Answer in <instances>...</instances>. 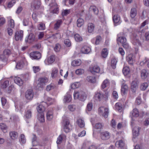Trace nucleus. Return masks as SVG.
<instances>
[{
  "mask_svg": "<svg viewBox=\"0 0 149 149\" xmlns=\"http://www.w3.org/2000/svg\"><path fill=\"white\" fill-rule=\"evenodd\" d=\"M128 87L125 84H122L121 89V93L122 95H124L126 94L127 92Z\"/></svg>",
  "mask_w": 149,
  "mask_h": 149,
  "instance_id": "4468645a",
  "label": "nucleus"
},
{
  "mask_svg": "<svg viewBox=\"0 0 149 149\" xmlns=\"http://www.w3.org/2000/svg\"><path fill=\"white\" fill-rule=\"evenodd\" d=\"M64 43L68 47H69L71 46V42L69 39H65L64 41Z\"/></svg>",
  "mask_w": 149,
  "mask_h": 149,
  "instance_id": "774afa93",
  "label": "nucleus"
},
{
  "mask_svg": "<svg viewBox=\"0 0 149 149\" xmlns=\"http://www.w3.org/2000/svg\"><path fill=\"white\" fill-rule=\"evenodd\" d=\"M9 85V81L7 80L5 81L3 84L1 85V87L3 88H5L8 86Z\"/></svg>",
  "mask_w": 149,
  "mask_h": 149,
  "instance_id": "052dcab7",
  "label": "nucleus"
},
{
  "mask_svg": "<svg viewBox=\"0 0 149 149\" xmlns=\"http://www.w3.org/2000/svg\"><path fill=\"white\" fill-rule=\"evenodd\" d=\"M148 73L145 69H143L141 72V77L142 79H145L147 77Z\"/></svg>",
  "mask_w": 149,
  "mask_h": 149,
  "instance_id": "7c9ffc66",
  "label": "nucleus"
},
{
  "mask_svg": "<svg viewBox=\"0 0 149 149\" xmlns=\"http://www.w3.org/2000/svg\"><path fill=\"white\" fill-rule=\"evenodd\" d=\"M47 81V78H39L38 81V83L37 85V88H38L39 87L42 88L43 84Z\"/></svg>",
  "mask_w": 149,
  "mask_h": 149,
  "instance_id": "1a4fd4ad",
  "label": "nucleus"
},
{
  "mask_svg": "<svg viewBox=\"0 0 149 149\" xmlns=\"http://www.w3.org/2000/svg\"><path fill=\"white\" fill-rule=\"evenodd\" d=\"M55 87L54 85L53 84H51L47 86L46 87V90L47 91H49L54 89Z\"/></svg>",
  "mask_w": 149,
  "mask_h": 149,
  "instance_id": "6e6d98bb",
  "label": "nucleus"
},
{
  "mask_svg": "<svg viewBox=\"0 0 149 149\" xmlns=\"http://www.w3.org/2000/svg\"><path fill=\"white\" fill-rule=\"evenodd\" d=\"M91 50V49L90 47L87 46H84L81 48V51L83 54H88Z\"/></svg>",
  "mask_w": 149,
  "mask_h": 149,
  "instance_id": "2eb2a0df",
  "label": "nucleus"
},
{
  "mask_svg": "<svg viewBox=\"0 0 149 149\" xmlns=\"http://www.w3.org/2000/svg\"><path fill=\"white\" fill-rule=\"evenodd\" d=\"M72 99V98L71 95L67 93L64 97L63 101L65 103L69 102L71 101Z\"/></svg>",
  "mask_w": 149,
  "mask_h": 149,
  "instance_id": "412c9836",
  "label": "nucleus"
},
{
  "mask_svg": "<svg viewBox=\"0 0 149 149\" xmlns=\"http://www.w3.org/2000/svg\"><path fill=\"white\" fill-rule=\"evenodd\" d=\"M24 63L22 60L19 61L17 63L16 68L17 69H21L24 66Z\"/></svg>",
  "mask_w": 149,
  "mask_h": 149,
  "instance_id": "f704fd0d",
  "label": "nucleus"
},
{
  "mask_svg": "<svg viewBox=\"0 0 149 149\" xmlns=\"http://www.w3.org/2000/svg\"><path fill=\"white\" fill-rule=\"evenodd\" d=\"M117 63L116 59L115 58H113L111 60V66L112 68L115 69L116 68V65Z\"/></svg>",
  "mask_w": 149,
  "mask_h": 149,
  "instance_id": "37998d69",
  "label": "nucleus"
},
{
  "mask_svg": "<svg viewBox=\"0 0 149 149\" xmlns=\"http://www.w3.org/2000/svg\"><path fill=\"white\" fill-rule=\"evenodd\" d=\"M108 54V50L106 48L103 49L102 51L101 55L102 57L106 58Z\"/></svg>",
  "mask_w": 149,
  "mask_h": 149,
  "instance_id": "a18cd8bd",
  "label": "nucleus"
},
{
  "mask_svg": "<svg viewBox=\"0 0 149 149\" xmlns=\"http://www.w3.org/2000/svg\"><path fill=\"white\" fill-rule=\"evenodd\" d=\"M3 54L7 57L11 54V52L10 50L6 49L3 51Z\"/></svg>",
  "mask_w": 149,
  "mask_h": 149,
  "instance_id": "e2e57ef3",
  "label": "nucleus"
},
{
  "mask_svg": "<svg viewBox=\"0 0 149 149\" xmlns=\"http://www.w3.org/2000/svg\"><path fill=\"white\" fill-rule=\"evenodd\" d=\"M14 80L15 83L19 86H21L23 84V80L19 77H15Z\"/></svg>",
  "mask_w": 149,
  "mask_h": 149,
  "instance_id": "6ab92c4d",
  "label": "nucleus"
},
{
  "mask_svg": "<svg viewBox=\"0 0 149 149\" xmlns=\"http://www.w3.org/2000/svg\"><path fill=\"white\" fill-rule=\"evenodd\" d=\"M86 80L91 83L95 82L96 81L95 77L90 76H88L87 77Z\"/></svg>",
  "mask_w": 149,
  "mask_h": 149,
  "instance_id": "3c124183",
  "label": "nucleus"
},
{
  "mask_svg": "<svg viewBox=\"0 0 149 149\" xmlns=\"http://www.w3.org/2000/svg\"><path fill=\"white\" fill-rule=\"evenodd\" d=\"M84 72V70L81 69H79L75 71V73L77 75H81Z\"/></svg>",
  "mask_w": 149,
  "mask_h": 149,
  "instance_id": "680f3d73",
  "label": "nucleus"
},
{
  "mask_svg": "<svg viewBox=\"0 0 149 149\" xmlns=\"http://www.w3.org/2000/svg\"><path fill=\"white\" fill-rule=\"evenodd\" d=\"M74 38L75 40L77 42H80L83 40L82 37L77 33H76L74 35Z\"/></svg>",
  "mask_w": 149,
  "mask_h": 149,
  "instance_id": "58836bf2",
  "label": "nucleus"
},
{
  "mask_svg": "<svg viewBox=\"0 0 149 149\" xmlns=\"http://www.w3.org/2000/svg\"><path fill=\"white\" fill-rule=\"evenodd\" d=\"M62 23V21L61 19L57 20L54 24V29L55 30L58 29L60 28Z\"/></svg>",
  "mask_w": 149,
  "mask_h": 149,
  "instance_id": "393cba45",
  "label": "nucleus"
},
{
  "mask_svg": "<svg viewBox=\"0 0 149 149\" xmlns=\"http://www.w3.org/2000/svg\"><path fill=\"white\" fill-rule=\"evenodd\" d=\"M81 61L80 60H75L72 61V65L74 66H79L81 64Z\"/></svg>",
  "mask_w": 149,
  "mask_h": 149,
  "instance_id": "49530a36",
  "label": "nucleus"
},
{
  "mask_svg": "<svg viewBox=\"0 0 149 149\" xmlns=\"http://www.w3.org/2000/svg\"><path fill=\"white\" fill-rule=\"evenodd\" d=\"M37 110L39 114L44 113L43 112L45 110V108L42 105L40 104L37 106Z\"/></svg>",
  "mask_w": 149,
  "mask_h": 149,
  "instance_id": "cd10ccee",
  "label": "nucleus"
},
{
  "mask_svg": "<svg viewBox=\"0 0 149 149\" xmlns=\"http://www.w3.org/2000/svg\"><path fill=\"white\" fill-rule=\"evenodd\" d=\"M25 96L28 100H32L33 97V93L31 90H27Z\"/></svg>",
  "mask_w": 149,
  "mask_h": 149,
  "instance_id": "ddd939ff",
  "label": "nucleus"
},
{
  "mask_svg": "<svg viewBox=\"0 0 149 149\" xmlns=\"http://www.w3.org/2000/svg\"><path fill=\"white\" fill-rule=\"evenodd\" d=\"M139 112L136 109H134L132 111V115L133 117H137L139 116Z\"/></svg>",
  "mask_w": 149,
  "mask_h": 149,
  "instance_id": "09e8293b",
  "label": "nucleus"
},
{
  "mask_svg": "<svg viewBox=\"0 0 149 149\" xmlns=\"http://www.w3.org/2000/svg\"><path fill=\"white\" fill-rule=\"evenodd\" d=\"M73 95L74 99H78L81 101H84L86 98L85 93L81 91L74 92Z\"/></svg>",
  "mask_w": 149,
  "mask_h": 149,
  "instance_id": "f03ea898",
  "label": "nucleus"
},
{
  "mask_svg": "<svg viewBox=\"0 0 149 149\" xmlns=\"http://www.w3.org/2000/svg\"><path fill=\"white\" fill-rule=\"evenodd\" d=\"M64 130L66 133L69 132L71 129L70 128V122L68 120H66L64 123Z\"/></svg>",
  "mask_w": 149,
  "mask_h": 149,
  "instance_id": "9b49d317",
  "label": "nucleus"
},
{
  "mask_svg": "<svg viewBox=\"0 0 149 149\" xmlns=\"http://www.w3.org/2000/svg\"><path fill=\"white\" fill-rule=\"evenodd\" d=\"M130 69L127 66L125 67L123 69V72L125 76H126L128 74L130 73Z\"/></svg>",
  "mask_w": 149,
  "mask_h": 149,
  "instance_id": "ea45409f",
  "label": "nucleus"
},
{
  "mask_svg": "<svg viewBox=\"0 0 149 149\" xmlns=\"http://www.w3.org/2000/svg\"><path fill=\"white\" fill-rule=\"evenodd\" d=\"M115 106L116 110L118 111L119 112H120L123 111V105L120 102L116 103Z\"/></svg>",
  "mask_w": 149,
  "mask_h": 149,
  "instance_id": "5701e85b",
  "label": "nucleus"
},
{
  "mask_svg": "<svg viewBox=\"0 0 149 149\" xmlns=\"http://www.w3.org/2000/svg\"><path fill=\"white\" fill-rule=\"evenodd\" d=\"M140 129V127H136L133 129V139L139 136Z\"/></svg>",
  "mask_w": 149,
  "mask_h": 149,
  "instance_id": "a211bd4d",
  "label": "nucleus"
},
{
  "mask_svg": "<svg viewBox=\"0 0 149 149\" xmlns=\"http://www.w3.org/2000/svg\"><path fill=\"white\" fill-rule=\"evenodd\" d=\"M95 28L94 24L91 23H89L88 25V31L89 33H92L93 31Z\"/></svg>",
  "mask_w": 149,
  "mask_h": 149,
  "instance_id": "b1692460",
  "label": "nucleus"
},
{
  "mask_svg": "<svg viewBox=\"0 0 149 149\" xmlns=\"http://www.w3.org/2000/svg\"><path fill=\"white\" fill-rule=\"evenodd\" d=\"M10 136L13 139H17L18 137L17 133L15 131H11L10 132Z\"/></svg>",
  "mask_w": 149,
  "mask_h": 149,
  "instance_id": "c9c22d12",
  "label": "nucleus"
},
{
  "mask_svg": "<svg viewBox=\"0 0 149 149\" xmlns=\"http://www.w3.org/2000/svg\"><path fill=\"white\" fill-rule=\"evenodd\" d=\"M117 41L123 44L126 42V39L125 37L123 36L119 37L117 39Z\"/></svg>",
  "mask_w": 149,
  "mask_h": 149,
  "instance_id": "c03bdc74",
  "label": "nucleus"
},
{
  "mask_svg": "<svg viewBox=\"0 0 149 149\" xmlns=\"http://www.w3.org/2000/svg\"><path fill=\"white\" fill-rule=\"evenodd\" d=\"M23 36V31H17L15 33V39L16 41H18L19 40H21L22 39Z\"/></svg>",
  "mask_w": 149,
  "mask_h": 149,
  "instance_id": "423d86ee",
  "label": "nucleus"
},
{
  "mask_svg": "<svg viewBox=\"0 0 149 149\" xmlns=\"http://www.w3.org/2000/svg\"><path fill=\"white\" fill-rule=\"evenodd\" d=\"M50 8L51 12L53 13L58 14L59 12V8L57 4L55 3L50 4Z\"/></svg>",
  "mask_w": 149,
  "mask_h": 149,
  "instance_id": "39448f33",
  "label": "nucleus"
},
{
  "mask_svg": "<svg viewBox=\"0 0 149 149\" xmlns=\"http://www.w3.org/2000/svg\"><path fill=\"white\" fill-rule=\"evenodd\" d=\"M30 56L32 59L38 60L40 59L41 56L40 53L38 52H33L30 53Z\"/></svg>",
  "mask_w": 149,
  "mask_h": 149,
  "instance_id": "0eeeda50",
  "label": "nucleus"
},
{
  "mask_svg": "<svg viewBox=\"0 0 149 149\" xmlns=\"http://www.w3.org/2000/svg\"><path fill=\"white\" fill-rule=\"evenodd\" d=\"M8 26L11 28H13L15 26V23L14 20L12 19L10 17H8Z\"/></svg>",
  "mask_w": 149,
  "mask_h": 149,
  "instance_id": "72a5a7b5",
  "label": "nucleus"
},
{
  "mask_svg": "<svg viewBox=\"0 0 149 149\" xmlns=\"http://www.w3.org/2000/svg\"><path fill=\"white\" fill-rule=\"evenodd\" d=\"M90 9L91 10H92L95 15H97L98 13V10L95 6H91Z\"/></svg>",
  "mask_w": 149,
  "mask_h": 149,
  "instance_id": "4d7b16f0",
  "label": "nucleus"
},
{
  "mask_svg": "<svg viewBox=\"0 0 149 149\" xmlns=\"http://www.w3.org/2000/svg\"><path fill=\"white\" fill-rule=\"evenodd\" d=\"M10 119L12 121L15 122L19 120V118L17 116L13 115L11 116Z\"/></svg>",
  "mask_w": 149,
  "mask_h": 149,
  "instance_id": "13d9d810",
  "label": "nucleus"
},
{
  "mask_svg": "<svg viewBox=\"0 0 149 149\" xmlns=\"http://www.w3.org/2000/svg\"><path fill=\"white\" fill-rule=\"evenodd\" d=\"M61 37V35L59 33H57L53 34L51 38H53L56 39L58 38H59Z\"/></svg>",
  "mask_w": 149,
  "mask_h": 149,
  "instance_id": "338daca9",
  "label": "nucleus"
},
{
  "mask_svg": "<svg viewBox=\"0 0 149 149\" xmlns=\"http://www.w3.org/2000/svg\"><path fill=\"white\" fill-rule=\"evenodd\" d=\"M38 29L39 30H43L45 28V24L40 23L38 26Z\"/></svg>",
  "mask_w": 149,
  "mask_h": 149,
  "instance_id": "69168bd1",
  "label": "nucleus"
},
{
  "mask_svg": "<svg viewBox=\"0 0 149 149\" xmlns=\"http://www.w3.org/2000/svg\"><path fill=\"white\" fill-rule=\"evenodd\" d=\"M36 40L35 35L32 33H30L25 39V42L26 43H31Z\"/></svg>",
  "mask_w": 149,
  "mask_h": 149,
  "instance_id": "20e7f679",
  "label": "nucleus"
},
{
  "mask_svg": "<svg viewBox=\"0 0 149 149\" xmlns=\"http://www.w3.org/2000/svg\"><path fill=\"white\" fill-rule=\"evenodd\" d=\"M116 146L118 147H122L124 145V143L122 140H119L118 141H117L115 144Z\"/></svg>",
  "mask_w": 149,
  "mask_h": 149,
  "instance_id": "4c0bfd02",
  "label": "nucleus"
},
{
  "mask_svg": "<svg viewBox=\"0 0 149 149\" xmlns=\"http://www.w3.org/2000/svg\"><path fill=\"white\" fill-rule=\"evenodd\" d=\"M19 141L21 143L23 144L26 143V140L24 134H22L20 135Z\"/></svg>",
  "mask_w": 149,
  "mask_h": 149,
  "instance_id": "864d4df0",
  "label": "nucleus"
},
{
  "mask_svg": "<svg viewBox=\"0 0 149 149\" xmlns=\"http://www.w3.org/2000/svg\"><path fill=\"white\" fill-rule=\"evenodd\" d=\"M32 111L31 109L28 110L25 112V116L27 119L30 118L32 117Z\"/></svg>",
  "mask_w": 149,
  "mask_h": 149,
  "instance_id": "473e14b6",
  "label": "nucleus"
},
{
  "mask_svg": "<svg viewBox=\"0 0 149 149\" xmlns=\"http://www.w3.org/2000/svg\"><path fill=\"white\" fill-rule=\"evenodd\" d=\"M80 86V83L79 82H76L72 84L70 87L72 89H74L78 88Z\"/></svg>",
  "mask_w": 149,
  "mask_h": 149,
  "instance_id": "603ef678",
  "label": "nucleus"
},
{
  "mask_svg": "<svg viewBox=\"0 0 149 149\" xmlns=\"http://www.w3.org/2000/svg\"><path fill=\"white\" fill-rule=\"evenodd\" d=\"M101 139L103 140L109 139L110 137V134L107 131L101 132L100 135Z\"/></svg>",
  "mask_w": 149,
  "mask_h": 149,
  "instance_id": "6e6552de",
  "label": "nucleus"
},
{
  "mask_svg": "<svg viewBox=\"0 0 149 149\" xmlns=\"http://www.w3.org/2000/svg\"><path fill=\"white\" fill-rule=\"evenodd\" d=\"M103 93L101 91H97L95 93L94 97L96 100L99 101L103 99L106 100L109 96V93L107 91L104 90Z\"/></svg>",
  "mask_w": 149,
  "mask_h": 149,
  "instance_id": "f257e3e1",
  "label": "nucleus"
},
{
  "mask_svg": "<svg viewBox=\"0 0 149 149\" xmlns=\"http://www.w3.org/2000/svg\"><path fill=\"white\" fill-rule=\"evenodd\" d=\"M55 60V57L54 55H52L49 57L47 60H45V62L46 63V61L48 62V64H52Z\"/></svg>",
  "mask_w": 149,
  "mask_h": 149,
  "instance_id": "bb28decb",
  "label": "nucleus"
},
{
  "mask_svg": "<svg viewBox=\"0 0 149 149\" xmlns=\"http://www.w3.org/2000/svg\"><path fill=\"white\" fill-rule=\"evenodd\" d=\"M109 81L107 79L105 80L102 83L101 85V88L102 89H104L105 88L108 86L109 84Z\"/></svg>",
  "mask_w": 149,
  "mask_h": 149,
  "instance_id": "c756f323",
  "label": "nucleus"
},
{
  "mask_svg": "<svg viewBox=\"0 0 149 149\" xmlns=\"http://www.w3.org/2000/svg\"><path fill=\"white\" fill-rule=\"evenodd\" d=\"M148 86V84L147 83L145 82L142 84L140 86L141 89L142 90H145Z\"/></svg>",
  "mask_w": 149,
  "mask_h": 149,
  "instance_id": "5fc2aeb1",
  "label": "nucleus"
},
{
  "mask_svg": "<svg viewBox=\"0 0 149 149\" xmlns=\"http://www.w3.org/2000/svg\"><path fill=\"white\" fill-rule=\"evenodd\" d=\"M89 69L90 71L92 73L95 74V73L99 72L100 69L98 66L95 65L90 67Z\"/></svg>",
  "mask_w": 149,
  "mask_h": 149,
  "instance_id": "dca6fc26",
  "label": "nucleus"
},
{
  "mask_svg": "<svg viewBox=\"0 0 149 149\" xmlns=\"http://www.w3.org/2000/svg\"><path fill=\"white\" fill-rule=\"evenodd\" d=\"M40 4L41 2L40 0H34L31 3V6L35 9H38Z\"/></svg>",
  "mask_w": 149,
  "mask_h": 149,
  "instance_id": "f8f14e48",
  "label": "nucleus"
},
{
  "mask_svg": "<svg viewBox=\"0 0 149 149\" xmlns=\"http://www.w3.org/2000/svg\"><path fill=\"white\" fill-rule=\"evenodd\" d=\"M137 87V81L136 80L133 81L131 84V89L133 93H135Z\"/></svg>",
  "mask_w": 149,
  "mask_h": 149,
  "instance_id": "f3484780",
  "label": "nucleus"
},
{
  "mask_svg": "<svg viewBox=\"0 0 149 149\" xmlns=\"http://www.w3.org/2000/svg\"><path fill=\"white\" fill-rule=\"evenodd\" d=\"M120 17L118 15H115L113 17V21L115 24H119L120 23Z\"/></svg>",
  "mask_w": 149,
  "mask_h": 149,
  "instance_id": "2f4dec72",
  "label": "nucleus"
},
{
  "mask_svg": "<svg viewBox=\"0 0 149 149\" xmlns=\"http://www.w3.org/2000/svg\"><path fill=\"white\" fill-rule=\"evenodd\" d=\"M84 24V20L81 18H79L77 21V26L78 27H80Z\"/></svg>",
  "mask_w": 149,
  "mask_h": 149,
  "instance_id": "79ce46f5",
  "label": "nucleus"
},
{
  "mask_svg": "<svg viewBox=\"0 0 149 149\" xmlns=\"http://www.w3.org/2000/svg\"><path fill=\"white\" fill-rule=\"evenodd\" d=\"M0 128L3 132L5 133L7 132V127L5 124L3 123H1L0 124Z\"/></svg>",
  "mask_w": 149,
  "mask_h": 149,
  "instance_id": "de8ad7c7",
  "label": "nucleus"
},
{
  "mask_svg": "<svg viewBox=\"0 0 149 149\" xmlns=\"http://www.w3.org/2000/svg\"><path fill=\"white\" fill-rule=\"evenodd\" d=\"M93 107V104L92 102H89L87 106L86 111H90Z\"/></svg>",
  "mask_w": 149,
  "mask_h": 149,
  "instance_id": "bf43d9fd",
  "label": "nucleus"
},
{
  "mask_svg": "<svg viewBox=\"0 0 149 149\" xmlns=\"http://www.w3.org/2000/svg\"><path fill=\"white\" fill-rule=\"evenodd\" d=\"M38 120L40 122H44L45 118L44 113L39 114L38 115Z\"/></svg>",
  "mask_w": 149,
  "mask_h": 149,
  "instance_id": "8fccbe9b",
  "label": "nucleus"
},
{
  "mask_svg": "<svg viewBox=\"0 0 149 149\" xmlns=\"http://www.w3.org/2000/svg\"><path fill=\"white\" fill-rule=\"evenodd\" d=\"M32 142L33 146L40 145L37 141V137L35 134H33L32 135Z\"/></svg>",
  "mask_w": 149,
  "mask_h": 149,
  "instance_id": "c85d7f7f",
  "label": "nucleus"
},
{
  "mask_svg": "<svg viewBox=\"0 0 149 149\" xmlns=\"http://www.w3.org/2000/svg\"><path fill=\"white\" fill-rule=\"evenodd\" d=\"M68 108L70 111H73L75 110L76 107L75 105L73 104L70 105L68 106Z\"/></svg>",
  "mask_w": 149,
  "mask_h": 149,
  "instance_id": "0e129e2a",
  "label": "nucleus"
},
{
  "mask_svg": "<svg viewBox=\"0 0 149 149\" xmlns=\"http://www.w3.org/2000/svg\"><path fill=\"white\" fill-rule=\"evenodd\" d=\"M98 112L100 115H102L105 118L107 117L109 113L108 108L103 107H101L99 108Z\"/></svg>",
  "mask_w": 149,
  "mask_h": 149,
  "instance_id": "7ed1b4c3",
  "label": "nucleus"
},
{
  "mask_svg": "<svg viewBox=\"0 0 149 149\" xmlns=\"http://www.w3.org/2000/svg\"><path fill=\"white\" fill-rule=\"evenodd\" d=\"M58 72V70L57 68L54 67L52 69L51 73V76L52 78L56 77Z\"/></svg>",
  "mask_w": 149,
  "mask_h": 149,
  "instance_id": "aec40b11",
  "label": "nucleus"
},
{
  "mask_svg": "<svg viewBox=\"0 0 149 149\" xmlns=\"http://www.w3.org/2000/svg\"><path fill=\"white\" fill-rule=\"evenodd\" d=\"M77 123L80 128H83L85 126L84 121L83 119L81 118H79L77 119Z\"/></svg>",
  "mask_w": 149,
  "mask_h": 149,
  "instance_id": "4be33fe9",
  "label": "nucleus"
},
{
  "mask_svg": "<svg viewBox=\"0 0 149 149\" xmlns=\"http://www.w3.org/2000/svg\"><path fill=\"white\" fill-rule=\"evenodd\" d=\"M47 119L49 120H51L53 118V113L52 110H49L46 115Z\"/></svg>",
  "mask_w": 149,
  "mask_h": 149,
  "instance_id": "e433bc0d",
  "label": "nucleus"
},
{
  "mask_svg": "<svg viewBox=\"0 0 149 149\" xmlns=\"http://www.w3.org/2000/svg\"><path fill=\"white\" fill-rule=\"evenodd\" d=\"M132 42L133 45L135 46V48H136L138 47L141 45L140 42L136 37L132 40Z\"/></svg>",
  "mask_w": 149,
  "mask_h": 149,
  "instance_id": "a878e982",
  "label": "nucleus"
},
{
  "mask_svg": "<svg viewBox=\"0 0 149 149\" xmlns=\"http://www.w3.org/2000/svg\"><path fill=\"white\" fill-rule=\"evenodd\" d=\"M137 14L136 10L135 8H133L131 9L130 12V16L132 18H134L136 16Z\"/></svg>",
  "mask_w": 149,
  "mask_h": 149,
  "instance_id": "a19ab883",
  "label": "nucleus"
},
{
  "mask_svg": "<svg viewBox=\"0 0 149 149\" xmlns=\"http://www.w3.org/2000/svg\"><path fill=\"white\" fill-rule=\"evenodd\" d=\"M126 59L127 61L130 65H132L135 61V56L132 54L128 55Z\"/></svg>",
  "mask_w": 149,
  "mask_h": 149,
  "instance_id": "9d476101",
  "label": "nucleus"
}]
</instances>
